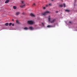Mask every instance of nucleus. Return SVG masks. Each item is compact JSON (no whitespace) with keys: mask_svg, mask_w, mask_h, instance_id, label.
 I'll return each mask as SVG.
<instances>
[{"mask_svg":"<svg viewBox=\"0 0 77 77\" xmlns=\"http://www.w3.org/2000/svg\"><path fill=\"white\" fill-rule=\"evenodd\" d=\"M49 5L50 6H51V4H49Z\"/></svg>","mask_w":77,"mask_h":77,"instance_id":"obj_21","label":"nucleus"},{"mask_svg":"<svg viewBox=\"0 0 77 77\" xmlns=\"http://www.w3.org/2000/svg\"><path fill=\"white\" fill-rule=\"evenodd\" d=\"M42 25H43V26H44V23H42Z\"/></svg>","mask_w":77,"mask_h":77,"instance_id":"obj_26","label":"nucleus"},{"mask_svg":"<svg viewBox=\"0 0 77 77\" xmlns=\"http://www.w3.org/2000/svg\"><path fill=\"white\" fill-rule=\"evenodd\" d=\"M52 0V1H53V0Z\"/></svg>","mask_w":77,"mask_h":77,"instance_id":"obj_28","label":"nucleus"},{"mask_svg":"<svg viewBox=\"0 0 77 77\" xmlns=\"http://www.w3.org/2000/svg\"><path fill=\"white\" fill-rule=\"evenodd\" d=\"M69 23H70V24L71 23H72V22H71V21H69Z\"/></svg>","mask_w":77,"mask_h":77,"instance_id":"obj_22","label":"nucleus"},{"mask_svg":"<svg viewBox=\"0 0 77 77\" xmlns=\"http://www.w3.org/2000/svg\"><path fill=\"white\" fill-rule=\"evenodd\" d=\"M12 26H14V23L12 24Z\"/></svg>","mask_w":77,"mask_h":77,"instance_id":"obj_20","label":"nucleus"},{"mask_svg":"<svg viewBox=\"0 0 77 77\" xmlns=\"http://www.w3.org/2000/svg\"><path fill=\"white\" fill-rule=\"evenodd\" d=\"M63 5H64V8H65V7H66V5H65V3H64Z\"/></svg>","mask_w":77,"mask_h":77,"instance_id":"obj_17","label":"nucleus"},{"mask_svg":"<svg viewBox=\"0 0 77 77\" xmlns=\"http://www.w3.org/2000/svg\"><path fill=\"white\" fill-rule=\"evenodd\" d=\"M65 11H66V12H69L70 11L68 10H65Z\"/></svg>","mask_w":77,"mask_h":77,"instance_id":"obj_10","label":"nucleus"},{"mask_svg":"<svg viewBox=\"0 0 77 77\" xmlns=\"http://www.w3.org/2000/svg\"><path fill=\"white\" fill-rule=\"evenodd\" d=\"M23 15H24V13H23Z\"/></svg>","mask_w":77,"mask_h":77,"instance_id":"obj_27","label":"nucleus"},{"mask_svg":"<svg viewBox=\"0 0 77 77\" xmlns=\"http://www.w3.org/2000/svg\"><path fill=\"white\" fill-rule=\"evenodd\" d=\"M13 8L14 9H17V7L15 6H13Z\"/></svg>","mask_w":77,"mask_h":77,"instance_id":"obj_13","label":"nucleus"},{"mask_svg":"<svg viewBox=\"0 0 77 77\" xmlns=\"http://www.w3.org/2000/svg\"><path fill=\"white\" fill-rule=\"evenodd\" d=\"M5 26H8V25H9V24L8 23H6L5 24Z\"/></svg>","mask_w":77,"mask_h":77,"instance_id":"obj_14","label":"nucleus"},{"mask_svg":"<svg viewBox=\"0 0 77 77\" xmlns=\"http://www.w3.org/2000/svg\"><path fill=\"white\" fill-rule=\"evenodd\" d=\"M48 21L51 23H54L56 21V19H53L52 20H50L51 18H50V16H49L48 17Z\"/></svg>","mask_w":77,"mask_h":77,"instance_id":"obj_1","label":"nucleus"},{"mask_svg":"<svg viewBox=\"0 0 77 77\" xmlns=\"http://www.w3.org/2000/svg\"><path fill=\"white\" fill-rule=\"evenodd\" d=\"M60 7H61V8H62L63 7V5H60Z\"/></svg>","mask_w":77,"mask_h":77,"instance_id":"obj_15","label":"nucleus"},{"mask_svg":"<svg viewBox=\"0 0 77 77\" xmlns=\"http://www.w3.org/2000/svg\"><path fill=\"white\" fill-rule=\"evenodd\" d=\"M19 14H20V12H18L16 13V15H18Z\"/></svg>","mask_w":77,"mask_h":77,"instance_id":"obj_12","label":"nucleus"},{"mask_svg":"<svg viewBox=\"0 0 77 77\" xmlns=\"http://www.w3.org/2000/svg\"><path fill=\"white\" fill-rule=\"evenodd\" d=\"M43 9H45V7H44L43 8Z\"/></svg>","mask_w":77,"mask_h":77,"instance_id":"obj_23","label":"nucleus"},{"mask_svg":"<svg viewBox=\"0 0 77 77\" xmlns=\"http://www.w3.org/2000/svg\"><path fill=\"white\" fill-rule=\"evenodd\" d=\"M28 23L29 24H32L35 23V22H34L32 21V20H29L28 21Z\"/></svg>","mask_w":77,"mask_h":77,"instance_id":"obj_3","label":"nucleus"},{"mask_svg":"<svg viewBox=\"0 0 77 77\" xmlns=\"http://www.w3.org/2000/svg\"><path fill=\"white\" fill-rule=\"evenodd\" d=\"M32 6H36V4H35V3H34L33 4V5H32Z\"/></svg>","mask_w":77,"mask_h":77,"instance_id":"obj_16","label":"nucleus"},{"mask_svg":"<svg viewBox=\"0 0 77 77\" xmlns=\"http://www.w3.org/2000/svg\"><path fill=\"white\" fill-rule=\"evenodd\" d=\"M9 2V0H7L5 2V3H8Z\"/></svg>","mask_w":77,"mask_h":77,"instance_id":"obj_8","label":"nucleus"},{"mask_svg":"<svg viewBox=\"0 0 77 77\" xmlns=\"http://www.w3.org/2000/svg\"><path fill=\"white\" fill-rule=\"evenodd\" d=\"M56 13H58V11H56Z\"/></svg>","mask_w":77,"mask_h":77,"instance_id":"obj_24","label":"nucleus"},{"mask_svg":"<svg viewBox=\"0 0 77 77\" xmlns=\"http://www.w3.org/2000/svg\"><path fill=\"white\" fill-rule=\"evenodd\" d=\"M48 5H46V7H48Z\"/></svg>","mask_w":77,"mask_h":77,"instance_id":"obj_19","label":"nucleus"},{"mask_svg":"<svg viewBox=\"0 0 77 77\" xmlns=\"http://www.w3.org/2000/svg\"><path fill=\"white\" fill-rule=\"evenodd\" d=\"M21 2V3L22 4H23V5H22L20 6V8H23L25 6H26V4H25V2L23 1H20Z\"/></svg>","mask_w":77,"mask_h":77,"instance_id":"obj_2","label":"nucleus"},{"mask_svg":"<svg viewBox=\"0 0 77 77\" xmlns=\"http://www.w3.org/2000/svg\"><path fill=\"white\" fill-rule=\"evenodd\" d=\"M30 15L32 17H35V15H34V14H32V13H31L30 14Z\"/></svg>","mask_w":77,"mask_h":77,"instance_id":"obj_9","label":"nucleus"},{"mask_svg":"<svg viewBox=\"0 0 77 77\" xmlns=\"http://www.w3.org/2000/svg\"><path fill=\"white\" fill-rule=\"evenodd\" d=\"M55 27L54 26H52L51 25H48L47 26V27Z\"/></svg>","mask_w":77,"mask_h":77,"instance_id":"obj_6","label":"nucleus"},{"mask_svg":"<svg viewBox=\"0 0 77 77\" xmlns=\"http://www.w3.org/2000/svg\"><path fill=\"white\" fill-rule=\"evenodd\" d=\"M12 21H14V19H12Z\"/></svg>","mask_w":77,"mask_h":77,"instance_id":"obj_25","label":"nucleus"},{"mask_svg":"<svg viewBox=\"0 0 77 77\" xmlns=\"http://www.w3.org/2000/svg\"><path fill=\"white\" fill-rule=\"evenodd\" d=\"M24 30H28L29 29V28H28L27 27H25L24 28Z\"/></svg>","mask_w":77,"mask_h":77,"instance_id":"obj_11","label":"nucleus"},{"mask_svg":"<svg viewBox=\"0 0 77 77\" xmlns=\"http://www.w3.org/2000/svg\"><path fill=\"white\" fill-rule=\"evenodd\" d=\"M29 29H30V30H33L34 29V28H33V27L32 26H30L29 27Z\"/></svg>","mask_w":77,"mask_h":77,"instance_id":"obj_5","label":"nucleus"},{"mask_svg":"<svg viewBox=\"0 0 77 77\" xmlns=\"http://www.w3.org/2000/svg\"><path fill=\"white\" fill-rule=\"evenodd\" d=\"M11 25H12V23H10L9 24V26H11Z\"/></svg>","mask_w":77,"mask_h":77,"instance_id":"obj_18","label":"nucleus"},{"mask_svg":"<svg viewBox=\"0 0 77 77\" xmlns=\"http://www.w3.org/2000/svg\"><path fill=\"white\" fill-rule=\"evenodd\" d=\"M16 24H19L20 22H19V20H16Z\"/></svg>","mask_w":77,"mask_h":77,"instance_id":"obj_7","label":"nucleus"},{"mask_svg":"<svg viewBox=\"0 0 77 77\" xmlns=\"http://www.w3.org/2000/svg\"><path fill=\"white\" fill-rule=\"evenodd\" d=\"M49 12V11H46V12H44V13H42V14L43 15H47V14H48Z\"/></svg>","mask_w":77,"mask_h":77,"instance_id":"obj_4","label":"nucleus"}]
</instances>
